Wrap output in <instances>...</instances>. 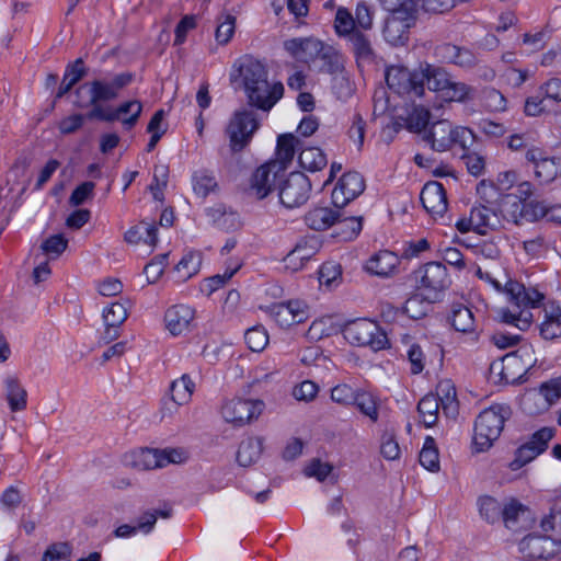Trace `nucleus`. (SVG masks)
I'll return each instance as SVG.
<instances>
[{
  "label": "nucleus",
  "instance_id": "2",
  "mask_svg": "<svg viewBox=\"0 0 561 561\" xmlns=\"http://www.w3.org/2000/svg\"><path fill=\"white\" fill-rule=\"evenodd\" d=\"M483 280L490 283L496 290H503L510 302V306L497 309V320L520 331L528 330L534 321L531 309L539 306L543 295L536 288L508 279L501 267L493 271L485 267Z\"/></svg>",
  "mask_w": 561,
  "mask_h": 561
},
{
  "label": "nucleus",
  "instance_id": "6",
  "mask_svg": "<svg viewBox=\"0 0 561 561\" xmlns=\"http://www.w3.org/2000/svg\"><path fill=\"white\" fill-rule=\"evenodd\" d=\"M477 192L484 204L474 206L471 209V222H474V231L486 234L490 230L501 228L495 197L496 190L492 182L481 181Z\"/></svg>",
  "mask_w": 561,
  "mask_h": 561
},
{
  "label": "nucleus",
  "instance_id": "18",
  "mask_svg": "<svg viewBox=\"0 0 561 561\" xmlns=\"http://www.w3.org/2000/svg\"><path fill=\"white\" fill-rule=\"evenodd\" d=\"M104 331L102 340L111 343L119 336V329L128 318V302L115 301L103 309Z\"/></svg>",
  "mask_w": 561,
  "mask_h": 561
},
{
  "label": "nucleus",
  "instance_id": "19",
  "mask_svg": "<svg viewBox=\"0 0 561 561\" xmlns=\"http://www.w3.org/2000/svg\"><path fill=\"white\" fill-rule=\"evenodd\" d=\"M195 319V310L187 305H174L164 313L165 329L174 336L184 334L191 330Z\"/></svg>",
  "mask_w": 561,
  "mask_h": 561
},
{
  "label": "nucleus",
  "instance_id": "28",
  "mask_svg": "<svg viewBox=\"0 0 561 561\" xmlns=\"http://www.w3.org/2000/svg\"><path fill=\"white\" fill-rule=\"evenodd\" d=\"M527 367L522 364L520 356L516 353L505 355L501 362L491 365V371L500 376V380L506 383H513L518 380Z\"/></svg>",
  "mask_w": 561,
  "mask_h": 561
},
{
  "label": "nucleus",
  "instance_id": "33",
  "mask_svg": "<svg viewBox=\"0 0 561 561\" xmlns=\"http://www.w3.org/2000/svg\"><path fill=\"white\" fill-rule=\"evenodd\" d=\"M339 218V211L330 207H314L305 215L306 225L316 231H323L333 226Z\"/></svg>",
  "mask_w": 561,
  "mask_h": 561
},
{
  "label": "nucleus",
  "instance_id": "51",
  "mask_svg": "<svg viewBox=\"0 0 561 561\" xmlns=\"http://www.w3.org/2000/svg\"><path fill=\"white\" fill-rule=\"evenodd\" d=\"M435 301L436 300L427 299L423 293L417 291L407 299L403 311L411 319H421L427 313L430 305Z\"/></svg>",
  "mask_w": 561,
  "mask_h": 561
},
{
  "label": "nucleus",
  "instance_id": "31",
  "mask_svg": "<svg viewBox=\"0 0 561 561\" xmlns=\"http://www.w3.org/2000/svg\"><path fill=\"white\" fill-rule=\"evenodd\" d=\"M312 67L320 72L337 75L343 71L344 62L341 54L334 47L323 43L318 61Z\"/></svg>",
  "mask_w": 561,
  "mask_h": 561
},
{
  "label": "nucleus",
  "instance_id": "15",
  "mask_svg": "<svg viewBox=\"0 0 561 561\" xmlns=\"http://www.w3.org/2000/svg\"><path fill=\"white\" fill-rule=\"evenodd\" d=\"M323 42L317 37H295L284 42L286 53L295 60L307 64L310 68L318 61Z\"/></svg>",
  "mask_w": 561,
  "mask_h": 561
},
{
  "label": "nucleus",
  "instance_id": "49",
  "mask_svg": "<svg viewBox=\"0 0 561 561\" xmlns=\"http://www.w3.org/2000/svg\"><path fill=\"white\" fill-rule=\"evenodd\" d=\"M296 141V137L291 134L279 136L277 140L276 159L270 161V163H280L282 171H284L294 158Z\"/></svg>",
  "mask_w": 561,
  "mask_h": 561
},
{
  "label": "nucleus",
  "instance_id": "29",
  "mask_svg": "<svg viewBox=\"0 0 561 561\" xmlns=\"http://www.w3.org/2000/svg\"><path fill=\"white\" fill-rule=\"evenodd\" d=\"M449 319L453 328L457 332L468 335L469 340L472 342L478 341L479 332L477 331L474 317L472 311L468 307L461 304L454 305L451 307V313Z\"/></svg>",
  "mask_w": 561,
  "mask_h": 561
},
{
  "label": "nucleus",
  "instance_id": "44",
  "mask_svg": "<svg viewBox=\"0 0 561 561\" xmlns=\"http://www.w3.org/2000/svg\"><path fill=\"white\" fill-rule=\"evenodd\" d=\"M348 42L357 60L373 61L375 50L368 35L364 34L362 31H356L348 37Z\"/></svg>",
  "mask_w": 561,
  "mask_h": 561
},
{
  "label": "nucleus",
  "instance_id": "42",
  "mask_svg": "<svg viewBox=\"0 0 561 561\" xmlns=\"http://www.w3.org/2000/svg\"><path fill=\"white\" fill-rule=\"evenodd\" d=\"M476 93L474 88L468 85L465 82L456 81L451 77L449 80V84H447L444 93L442 94V99L446 102H468L473 99Z\"/></svg>",
  "mask_w": 561,
  "mask_h": 561
},
{
  "label": "nucleus",
  "instance_id": "50",
  "mask_svg": "<svg viewBox=\"0 0 561 561\" xmlns=\"http://www.w3.org/2000/svg\"><path fill=\"white\" fill-rule=\"evenodd\" d=\"M202 265V255L198 252H190L185 254L176 264L175 272L178 277L185 282L198 273Z\"/></svg>",
  "mask_w": 561,
  "mask_h": 561
},
{
  "label": "nucleus",
  "instance_id": "27",
  "mask_svg": "<svg viewBox=\"0 0 561 561\" xmlns=\"http://www.w3.org/2000/svg\"><path fill=\"white\" fill-rule=\"evenodd\" d=\"M497 214L500 217L501 228L505 222L514 225H523L524 202L517 199L513 195H502L495 197Z\"/></svg>",
  "mask_w": 561,
  "mask_h": 561
},
{
  "label": "nucleus",
  "instance_id": "23",
  "mask_svg": "<svg viewBox=\"0 0 561 561\" xmlns=\"http://www.w3.org/2000/svg\"><path fill=\"white\" fill-rule=\"evenodd\" d=\"M2 396L12 413L23 412L27 408V391L18 377L8 375L2 380Z\"/></svg>",
  "mask_w": 561,
  "mask_h": 561
},
{
  "label": "nucleus",
  "instance_id": "8",
  "mask_svg": "<svg viewBox=\"0 0 561 561\" xmlns=\"http://www.w3.org/2000/svg\"><path fill=\"white\" fill-rule=\"evenodd\" d=\"M344 337L353 345L369 346L374 351L386 348L388 339L377 322L368 319H356L343 328Z\"/></svg>",
  "mask_w": 561,
  "mask_h": 561
},
{
  "label": "nucleus",
  "instance_id": "7",
  "mask_svg": "<svg viewBox=\"0 0 561 561\" xmlns=\"http://www.w3.org/2000/svg\"><path fill=\"white\" fill-rule=\"evenodd\" d=\"M417 291L423 293L427 299L438 300L442 294L451 284L447 268L439 262H430L414 272Z\"/></svg>",
  "mask_w": 561,
  "mask_h": 561
},
{
  "label": "nucleus",
  "instance_id": "10",
  "mask_svg": "<svg viewBox=\"0 0 561 561\" xmlns=\"http://www.w3.org/2000/svg\"><path fill=\"white\" fill-rule=\"evenodd\" d=\"M134 79L131 72H121L115 75L111 80L95 79L91 82L80 85L76 94L80 96L83 92L90 95V103H102L115 100L121 91L129 85Z\"/></svg>",
  "mask_w": 561,
  "mask_h": 561
},
{
  "label": "nucleus",
  "instance_id": "41",
  "mask_svg": "<svg viewBox=\"0 0 561 561\" xmlns=\"http://www.w3.org/2000/svg\"><path fill=\"white\" fill-rule=\"evenodd\" d=\"M300 167L309 172H317L322 170L328 164L325 153L318 147H308L299 153Z\"/></svg>",
  "mask_w": 561,
  "mask_h": 561
},
{
  "label": "nucleus",
  "instance_id": "40",
  "mask_svg": "<svg viewBox=\"0 0 561 561\" xmlns=\"http://www.w3.org/2000/svg\"><path fill=\"white\" fill-rule=\"evenodd\" d=\"M417 412L426 427L435 425L438 420L439 394L428 393L424 396L417 404Z\"/></svg>",
  "mask_w": 561,
  "mask_h": 561
},
{
  "label": "nucleus",
  "instance_id": "11",
  "mask_svg": "<svg viewBox=\"0 0 561 561\" xmlns=\"http://www.w3.org/2000/svg\"><path fill=\"white\" fill-rule=\"evenodd\" d=\"M386 81L389 89L398 94H424V75L420 73V69L410 71L404 67L392 66L386 71Z\"/></svg>",
  "mask_w": 561,
  "mask_h": 561
},
{
  "label": "nucleus",
  "instance_id": "62",
  "mask_svg": "<svg viewBox=\"0 0 561 561\" xmlns=\"http://www.w3.org/2000/svg\"><path fill=\"white\" fill-rule=\"evenodd\" d=\"M380 454L386 460H398L401 455V448L392 432H385L380 439Z\"/></svg>",
  "mask_w": 561,
  "mask_h": 561
},
{
  "label": "nucleus",
  "instance_id": "43",
  "mask_svg": "<svg viewBox=\"0 0 561 561\" xmlns=\"http://www.w3.org/2000/svg\"><path fill=\"white\" fill-rule=\"evenodd\" d=\"M534 165L535 175L542 184L552 182L558 175V167L554 159L546 157L545 151L540 150L539 159L528 161Z\"/></svg>",
  "mask_w": 561,
  "mask_h": 561
},
{
  "label": "nucleus",
  "instance_id": "9",
  "mask_svg": "<svg viewBox=\"0 0 561 561\" xmlns=\"http://www.w3.org/2000/svg\"><path fill=\"white\" fill-rule=\"evenodd\" d=\"M264 408L259 399L232 398L224 402L220 414L227 424L240 428L257 420Z\"/></svg>",
  "mask_w": 561,
  "mask_h": 561
},
{
  "label": "nucleus",
  "instance_id": "16",
  "mask_svg": "<svg viewBox=\"0 0 561 561\" xmlns=\"http://www.w3.org/2000/svg\"><path fill=\"white\" fill-rule=\"evenodd\" d=\"M270 314L282 328H289L309 319V308L300 300L275 304L270 308Z\"/></svg>",
  "mask_w": 561,
  "mask_h": 561
},
{
  "label": "nucleus",
  "instance_id": "57",
  "mask_svg": "<svg viewBox=\"0 0 561 561\" xmlns=\"http://www.w3.org/2000/svg\"><path fill=\"white\" fill-rule=\"evenodd\" d=\"M502 503H500L496 499L483 495L478 500V506L480 515L488 523H494L499 520L502 512Z\"/></svg>",
  "mask_w": 561,
  "mask_h": 561
},
{
  "label": "nucleus",
  "instance_id": "38",
  "mask_svg": "<svg viewBox=\"0 0 561 561\" xmlns=\"http://www.w3.org/2000/svg\"><path fill=\"white\" fill-rule=\"evenodd\" d=\"M142 111V104L137 100H131L119 104L112 110L115 121H119L127 129L133 128L139 119Z\"/></svg>",
  "mask_w": 561,
  "mask_h": 561
},
{
  "label": "nucleus",
  "instance_id": "20",
  "mask_svg": "<svg viewBox=\"0 0 561 561\" xmlns=\"http://www.w3.org/2000/svg\"><path fill=\"white\" fill-rule=\"evenodd\" d=\"M282 171L280 163H265L256 169L251 180V191L262 199L268 195L279 178Z\"/></svg>",
  "mask_w": 561,
  "mask_h": 561
},
{
  "label": "nucleus",
  "instance_id": "54",
  "mask_svg": "<svg viewBox=\"0 0 561 561\" xmlns=\"http://www.w3.org/2000/svg\"><path fill=\"white\" fill-rule=\"evenodd\" d=\"M420 463L428 471L439 470V455L433 437L425 438L423 448L420 453Z\"/></svg>",
  "mask_w": 561,
  "mask_h": 561
},
{
  "label": "nucleus",
  "instance_id": "26",
  "mask_svg": "<svg viewBox=\"0 0 561 561\" xmlns=\"http://www.w3.org/2000/svg\"><path fill=\"white\" fill-rule=\"evenodd\" d=\"M400 264V259L391 251L383 250L374 254L365 264V270L378 277L392 276Z\"/></svg>",
  "mask_w": 561,
  "mask_h": 561
},
{
  "label": "nucleus",
  "instance_id": "36",
  "mask_svg": "<svg viewBox=\"0 0 561 561\" xmlns=\"http://www.w3.org/2000/svg\"><path fill=\"white\" fill-rule=\"evenodd\" d=\"M263 453V438L250 437L241 442L238 453L237 461L242 467H249L255 463Z\"/></svg>",
  "mask_w": 561,
  "mask_h": 561
},
{
  "label": "nucleus",
  "instance_id": "58",
  "mask_svg": "<svg viewBox=\"0 0 561 561\" xmlns=\"http://www.w3.org/2000/svg\"><path fill=\"white\" fill-rule=\"evenodd\" d=\"M217 188L216 179L206 171L196 172L193 176V190L199 197L205 198Z\"/></svg>",
  "mask_w": 561,
  "mask_h": 561
},
{
  "label": "nucleus",
  "instance_id": "13",
  "mask_svg": "<svg viewBox=\"0 0 561 561\" xmlns=\"http://www.w3.org/2000/svg\"><path fill=\"white\" fill-rule=\"evenodd\" d=\"M309 179L300 172H293L279 186V201L286 208H295L304 205L310 194Z\"/></svg>",
  "mask_w": 561,
  "mask_h": 561
},
{
  "label": "nucleus",
  "instance_id": "25",
  "mask_svg": "<svg viewBox=\"0 0 561 561\" xmlns=\"http://www.w3.org/2000/svg\"><path fill=\"white\" fill-rule=\"evenodd\" d=\"M320 241L314 236L301 239L286 255V267L293 271L300 270L305 262L310 260L320 250Z\"/></svg>",
  "mask_w": 561,
  "mask_h": 561
},
{
  "label": "nucleus",
  "instance_id": "64",
  "mask_svg": "<svg viewBox=\"0 0 561 561\" xmlns=\"http://www.w3.org/2000/svg\"><path fill=\"white\" fill-rule=\"evenodd\" d=\"M319 386L312 380H304L291 390V396L300 402H312L319 393Z\"/></svg>",
  "mask_w": 561,
  "mask_h": 561
},
{
  "label": "nucleus",
  "instance_id": "61",
  "mask_svg": "<svg viewBox=\"0 0 561 561\" xmlns=\"http://www.w3.org/2000/svg\"><path fill=\"white\" fill-rule=\"evenodd\" d=\"M524 113L526 116L536 117L552 113V108L546 101L545 95L539 93L538 95L528 96L525 100Z\"/></svg>",
  "mask_w": 561,
  "mask_h": 561
},
{
  "label": "nucleus",
  "instance_id": "30",
  "mask_svg": "<svg viewBox=\"0 0 561 561\" xmlns=\"http://www.w3.org/2000/svg\"><path fill=\"white\" fill-rule=\"evenodd\" d=\"M507 147L514 152H523L527 161L539 159L541 148L538 146L535 134L522 131L512 134L507 138Z\"/></svg>",
  "mask_w": 561,
  "mask_h": 561
},
{
  "label": "nucleus",
  "instance_id": "59",
  "mask_svg": "<svg viewBox=\"0 0 561 561\" xmlns=\"http://www.w3.org/2000/svg\"><path fill=\"white\" fill-rule=\"evenodd\" d=\"M244 340L253 352H262L268 344V333L263 327H253L245 331Z\"/></svg>",
  "mask_w": 561,
  "mask_h": 561
},
{
  "label": "nucleus",
  "instance_id": "45",
  "mask_svg": "<svg viewBox=\"0 0 561 561\" xmlns=\"http://www.w3.org/2000/svg\"><path fill=\"white\" fill-rule=\"evenodd\" d=\"M144 236H147L146 244L152 249L157 243V227L149 222H141L131 227L125 233V241L130 244L140 243Z\"/></svg>",
  "mask_w": 561,
  "mask_h": 561
},
{
  "label": "nucleus",
  "instance_id": "46",
  "mask_svg": "<svg viewBox=\"0 0 561 561\" xmlns=\"http://www.w3.org/2000/svg\"><path fill=\"white\" fill-rule=\"evenodd\" d=\"M520 405L526 413L531 415L542 413L550 408L541 388L525 392L520 399Z\"/></svg>",
  "mask_w": 561,
  "mask_h": 561
},
{
  "label": "nucleus",
  "instance_id": "63",
  "mask_svg": "<svg viewBox=\"0 0 561 561\" xmlns=\"http://www.w3.org/2000/svg\"><path fill=\"white\" fill-rule=\"evenodd\" d=\"M540 525L546 533L554 529L561 530V497L551 501L549 513L541 519Z\"/></svg>",
  "mask_w": 561,
  "mask_h": 561
},
{
  "label": "nucleus",
  "instance_id": "47",
  "mask_svg": "<svg viewBox=\"0 0 561 561\" xmlns=\"http://www.w3.org/2000/svg\"><path fill=\"white\" fill-rule=\"evenodd\" d=\"M540 94H543L552 113L561 117V79L551 78L539 87Z\"/></svg>",
  "mask_w": 561,
  "mask_h": 561
},
{
  "label": "nucleus",
  "instance_id": "56",
  "mask_svg": "<svg viewBox=\"0 0 561 561\" xmlns=\"http://www.w3.org/2000/svg\"><path fill=\"white\" fill-rule=\"evenodd\" d=\"M334 27L339 36H347V38L356 31H359L354 16L345 8L337 9L335 13Z\"/></svg>",
  "mask_w": 561,
  "mask_h": 561
},
{
  "label": "nucleus",
  "instance_id": "53",
  "mask_svg": "<svg viewBox=\"0 0 561 561\" xmlns=\"http://www.w3.org/2000/svg\"><path fill=\"white\" fill-rule=\"evenodd\" d=\"M83 76V61L82 59H77L71 66L68 67L67 71L65 72L56 98H61L62 95L68 93L71 90V88L81 80Z\"/></svg>",
  "mask_w": 561,
  "mask_h": 561
},
{
  "label": "nucleus",
  "instance_id": "35",
  "mask_svg": "<svg viewBox=\"0 0 561 561\" xmlns=\"http://www.w3.org/2000/svg\"><path fill=\"white\" fill-rule=\"evenodd\" d=\"M420 73L424 75V83L426 82L427 88L438 93L439 96H442L453 77L445 69L428 64L420 68Z\"/></svg>",
  "mask_w": 561,
  "mask_h": 561
},
{
  "label": "nucleus",
  "instance_id": "5",
  "mask_svg": "<svg viewBox=\"0 0 561 561\" xmlns=\"http://www.w3.org/2000/svg\"><path fill=\"white\" fill-rule=\"evenodd\" d=\"M424 139L432 149L438 152L450 150L454 147L467 150L473 142V134L467 127L455 126L447 119H440L430 126Z\"/></svg>",
  "mask_w": 561,
  "mask_h": 561
},
{
  "label": "nucleus",
  "instance_id": "55",
  "mask_svg": "<svg viewBox=\"0 0 561 561\" xmlns=\"http://www.w3.org/2000/svg\"><path fill=\"white\" fill-rule=\"evenodd\" d=\"M437 394L443 393V397L439 396V408L442 407L443 412L447 416H455L458 412V403L454 386L448 381L440 382L437 387Z\"/></svg>",
  "mask_w": 561,
  "mask_h": 561
},
{
  "label": "nucleus",
  "instance_id": "22",
  "mask_svg": "<svg viewBox=\"0 0 561 561\" xmlns=\"http://www.w3.org/2000/svg\"><path fill=\"white\" fill-rule=\"evenodd\" d=\"M423 207L432 216H443L447 210L446 192L442 183L436 181L427 182L421 191Z\"/></svg>",
  "mask_w": 561,
  "mask_h": 561
},
{
  "label": "nucleus",
  "instance_id": "32",
  "mask_svg": "<svg viewBox=\"0 0 561 561\" xmlns=\"http://www.w3.org/2000/svg\"><path fill=\"white\" fill-rule=\"evenodd\" d=\"M127 466L145 471L160 469L158 448H142L125 456Z\"/></svg>",
  "mask_w": 561,
  "mask_h": 561
},
{
  "label": "nucleus",
  "instance_id": "1",
  "mask_svg": "<svg viewBox=\"0 0 561 561\" xmlns=\"http://www.w3.org/2000/svg\"><path fill=\"white\" fill-rule=\"evenodd\" d=\"M483 280L490 283L496 290H503L510 302V306L497 309V320L520 331L528 330L534 321L531 309L539 306L543 295L536 288L508 279L501 267L493 271L485 267Z\"/></svg>",
  "mask_w": 561,
  "mask_h": 561
},
{
  "label": "nucleus",
  "instance_id": "17",
  "mask_svg": "<svg viewBox=\"0 0 561 561\" xmlns=\"http://www.w3.org/2000/svg\"><path fill=\"white\" fill-rule=\"evenodd\" d=\"M364 190L365 181L358 172L344 173L332 191V202L336 207H344L359 196Z\"/></svg>",
  "mask_w": 561,
  "mask_h": 561
},
{
  "label": "nucleus",
  "instance_id": "24",
  "mask_svg": "<svg viewBox=\"0 0 561 561\" xmlns=\"http://www.w3.org/2000/svg\"><path fill=\"white\" fill-rule=\"evenodd\" d=\"M538 328L540 336L546 341L561 337V306L556 302L546 304Z\"/></svg>",
  "mask_w": 561,
  "mask_h": 561
},
{
  "label": "nucleus",
  "instance_id": "52",
  "mask_svg": "<svg viewBox=\"0 0 561 561\" xmlns=\"http://www.w3.org/2000/svg\"><path fill=\"white\" fill-rule=\"evenodd\" d=\"M160 469L169 465H183L186 463L191 454L184 447H167L158 448Z\"/></svg>",
  "mask_w": 561,
  "mask_h": 561
},
{
  "label": "nucleus",
  "instance_id": "21",
  "mask_svg": "<svg viewBox=\"0 0 561 561\" xmlns=\"http://www.w3.org/2000/svg\"><path fill=\"white\" fill-rule=\"evenodd\" d=\"M519 550L529 559H548L559 550V545L548 536L528 535L519 542Z\"/></svg>",
  "mask_w": 561,
  "mask_h": 561
},
{
  "label": "nucleus",
  "instance_id": "37",
  "mask_svg": "<svg viewBox=\"0 0 561 561\" xmlns=\"http://www.w3.org/2000/svg\"><path fill=\"white\" fill-rule=\"evenodd\" d=\"M353 404L370 422L377 423L379 420L380 400L369 391L359 389Z\"/></svg>",
  "mask_w": 561,
  "mask_h": 561
},
{
  "label": "nucleus",
  "instance_id": "39",
  "mask_svg": "<svg viewBox=\"0 0 561 561\" xmlns=\"http://www.w3.org/2000/svg\"><path fill=\"white\" fill-rule=\"evenodd\" d=\"M209 220L219 229L230 231L240 226L239 217L233 211H228L224 205H216L207 209Z\"/></svg>",
  "mask_w": 561,
  "mask_h": 561
},
{
  "label": "nucleus",
  "instance_id": "4",
  "mask_svg": "<svg viewBox=\"0 0 561 561\" xmlns=\"http://www.w3.org/2000/svg\"><path fill=\"white\" fill-rule=\"evenodd\" d=\"M508 415V409L499 404L483 410L478 415L474 422L472 442L476 451L483 453L493 446L500 437Z\"/></svg>",
  "mask_w": 561,
  "mask_h": 561
},
{
  "label": "nucleus",
  "instance_id": "34",
  "mask_svg": "<svg viewBox=\"0 0 561 561\" xmlns=\"http://www.w3.org/2000/svg\"><path fill=\"white\" fill-rule=\"evenodd\" d=\"M409 23L400 15L392 14L387 18L383 25V37L391 45H401L408 39Z\"/></svg>",
  "mask_w": 561,
  "mask_h": 561
},
{
  "label": "nucleus",
  "instance_id": "12",
  "mask_svg": "<svg viewBox=\"0 0 561 561\" xmlns=\"http://www.w3.org/2000/svg\"><path fill=\"white\" fill-rule=\"evenodd\" d=\"M257 128L259 123L252 111H237L227 127L231 149L233 151L242 150Z\"/></svg>",
  "mask_w": 561,
  "mask_h": 561
},
{
  "label": "nucleus",
  "instance_id": "3",
  "mask_svg": "<svg viewBox=\"0 0 561 561\" xmlns=\"http://www.w3.org/2000/svg\"><path fill=\"white\" fill-rule=\"evenodd\" d=\"M238 78L249 103L261 110H271L283 96V84L280 82H270L266 67L256 59L244 58L238 67V77L231 76L233 82H237Z\"/></svg>",
  "mask_w": 561,
  "mask_h": 561
},
{
  "label": "nucleus",
  "instance_id": "60",
  "mask_svg": "<svg viewBox=\"0 0 561 561\" xmlns=\"http://www.w3.org/2000/svg\"><path fill=\"white\" fill-rule=\"evenodd\" d=\"M171 515V508L147 511L138 518L136 525L139 531L147 535L153 529L158 517L169 518Z\"/></svg>",
  "mask_w": 561,
  "mask_h": 561
},
{
  "label": "nucleus",
  "instance_id": "48",
  "mask_svg": "<svg viewBox=\"0 0 561 561\" xmlns=\"http://www.w3.org/2000/svg\"><path fill=\"white\" fill-rule=\"evenodd\" d=\"M195 383L188 375H183L181 378L171 383V396L175 404H186L194 392Z\"/></svg>",
  "mask_w": 561,
  "mask_h": 561
},
{
  "label": "nucleus",
  "instance_id": "14",
  "mask_svg": "<svg viewBox=\"0 0 561 561\" xmlns=\"http://www.w3.org/2000/svg\"><path fill=\"white\" fill-rule=\"evenodd\" d=\"M553 436L554 430L551 427H542L537 431L527 443L517 449L514 460L510 462V468L515 471L534 460L546 450L548 442Z\"/></svg>",
  "mask_w": 561,
  "mask_h": 561
}]
</instances>
